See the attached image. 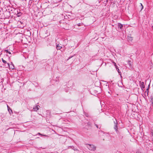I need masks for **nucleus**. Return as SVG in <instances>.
<instances>
[{
    "label": "nucleus",
    "mask_w": 153,
    "mask_h": 153,
    "mask_svg": "<svg viewBox=\"0 0 153 153\" xmlns=\"http://www.w3.org/2000/svg\"><path fill=\"white\" fill-rule=\"evenodd\" d=\"M118 124L114 125V129H115L117 134L119 136V137L121 139L123 138V134H121L120 131L118 130Z\"/></svg>",
    "instance_id": "nucleus-1"
},
{
    "label": "nucleus",
    "mask_w": 153,
    "mask_h": 153,
    "mask_svg": "<svg viewBox=\"0 0 153 153\" xmlns=\"http://www.w3.org/2000/svg\"><path fill=\"white\" fill-rule=\"evenodd\" d=\"M13 10H14L13 13L15 14L16 15L17 17H20L22 14V13L21 12V11L19 9L13 8Z\"/></svg>",
    "instance_id": "nucleus-2"
},
{
    "label": "nucleus",
    "mask_w": 153,
    "mask_h": 153,
    "mask_svg": "<svg viewBox=\"0 0 153 153\" xmlns=\"http://www.w3.org/2000/svg\"><path fill=\"white\" fill-rule=\"evenodd\" d=\"M87 147L91 151H94L96 149V147L93 144H87Z\"/></svg>",
    "instance_id": "nucleus-3"
},
{
    "label": "nucleus",
    "mask_w": 153,
    "mask_h": 153,
    "mask_svg": "<svg viewBox=\"0 0 153 153\" xmlns=\"http://www.w3.org/2000/svg\"><path fill=\"white\" fill-rule=\"evenodd\" d=\"M2 61L4 63L3 65L6 68H8L9 67V63H7L6 61L4 60L3 58L1 59Z\"/></svg>",
    "instance_id": "nucleus-4"
},
{
    "label": "nucleus",
    "mask_w": 153,
    "mask_h": 153,
    "mask_svg": "<svg viewBox=\"0 0 153 153\" xmlns=\"http://www.w3.org/2000/svg\"><path fill=\"white\" fill-rule=\"evenodd\" d=\"M56 48L57 50H60L62 48V46H61L62 45L61 44H57L56 43Z\"/></svg>",
    "instance_id": "nucleus-5"
},
{
    "label": "nucleus",
    "mask_w": 153,
    "mask_h": 153,
    "mask_svg": "<svg viewBox=\"0 0 153 153\" xmlns=\"http://www.w3.org/2000/svg\"><path fill=\"white\" fill-rule=\"evenodd\" d=\"M9 67L8 68H9L10 69H14V66L12 62H11V64L10 65L9 64Z\"/></svg>",
    "instance_id": "nucleus-6"
},
{
    "label": "nucleus",
    "mask_w": 153,
    "mask_h": 153,
    "mask_svg": "<svg viewBox=\"0 0 153 153\" xmlns=\"http://www.w3.org/2000/svg\"><path fill=\"white\" fill-rule=\"evenodd\" d=\"M39 105H36L33 108V110L34 111H37L39 109Z\"/></svg>",
    "instance_id": "nucleus-7"
},
{
    "label": "nucleus",
    "mask_w": 153,
    "mask_h": 153,
    "mask_svg": "<svg viewBox=\"0 0 153 153\" xmlns=\"http://www.w3.org/2000/svg\"><path fill=\"white\" fill-rule=\"evenodd\" d=\"M127 39L128 41L131 42L133 40V38L130 36H128L127 37Z\"/></svg>",
    "instance_id": "nucleus-8"
},
{
    "label": "nucleus",
    "mask_w": 153,
    "mask_h": 153,
    "mask_svg": "<svg viewBox=\"0 0 153 153\" xmlns=\"http://www.w3.org/2000/svg\"><path fill=\"white\" fill-rule=\"evenodd\" d=\"M118 27H119L120 29H122L123 27V25L120 23H118Z\"/></svg>",
    "instance_id": "nucleus-9"
},
{
    "label": "nucleus",
    "mask_w": 153,
    "mask_h": 153,
    "mask_svg": "<svg viewBox=\"0 0 153 153\" xmlns=\"http://www.w3.org/2000/svg\"><path fill=\"white\" fill-rule=\"evenodd\" d=\"M45 35H44V37H46L48 36H49L50 34L49 33H48L47 32H45Z\"/></svg>",
    "instance_id": "nucleus-10"
},
{
    "label": "nucleus",
    "mask_w": 153,
    "mask_h": 153,
    "mask_svg": "<svg viewBox=\"0 0 153 153\" xmlns=\"http://www.w3.org/2000/svg\"><path fill=\"white\" fill-rule=\"evenodd\" d=\"M132 62L131 61H128V64L129 65L130 67L131 68L132 67Z\"/></svg>",
    "instance_id": "nucleus-11"
},
{
    "label": "nucleus",
    "mask_w": 153,
    "mask_h": 153,
    "mask_svg": "<svg viewBox=\"0 0 153 153\" xmlns=\"http://www.w3.org/2000/svg\"><path fill=\"white\" fill-rule=\"evenodd\" d=\"M140 87L142 89L143 88H145V86L144 85V83L143 82H142L140 84Z\"/></svg>",
    "instance_id": "nucleus-12"
},
{
    "label": "nucleus",
    "mask_w": 153,
    "mask_h": 153,
    "mask_svg": "<svg viewBox=\"0 0 153 153\" xmlns=\"http://www.w3.org/2000/svg\"><path fill=\"white\" fill-rule=\"evenodd\" d=\"M8 111L10 114L13 113L12 110L10 108V109H9V110H8Z\"/></svg>",
    "instance_id": "nucleus-13"
},
{
    "label": "nucleus",
    "mask_w": 153,
    "mask_h": 153,
    "mask_svg": "<svg viewBox=\"0 0 153 153\" xmlns=\"http://www.w3.org/2000/svg\"><path fill=\"white\" fill-rule=\"evenodd\" d=\"M4 52H5L9 54H11V52L10 51H9L8 50H4Z\"/></svg>",
    "instance_id": "nucleus-14"
},
{
    "label": "nucleus",
    "mask_w": 153,
    "mask_h": 153,
    "mask_svg": "<svg viewBox=\"0 0 153 153\" xmlns=\"http://www.w3.org/2000/svg\"><path fill=\"white\" fill-rule=\"evenodd\" d=\"M117 70L118 71L119 74L121 76V72L120 71V70L119 69V68H117Z\"/></svg>",
    "instance_id": "nucleus-15"
},
{
    "label": "nucleus",
    "mask_w": 153,
    "mask_h": 153,
    "mask_svg": "<svg viewBox=\"0 0 153 153\" xmlns=\"http://www.w3.org/2000/svg\"><path fill=\"white\" fill-rule=\"evenodd\" d=\"M38 134H39V135H42V136H45L46 137H48V136L47 135H43L42 134H41L40 133H38Z\"/></svg>",
    "instance_id": "nucleus-16"
},
{
    "label": "nucleus",
    "mask_w": 153,
    "mask_h": 153,
    "mask_svg": "<svg viewBox=\"0 0 153 153\" xmlns=\"http://www.w3.org/2000/svg\"><path fill=\"white\" fill-rule=\"evenodd\" d=\"M115 120H116V122L115 121H114V125H116V124H118V122L117 120L116 119H115Z\"/></svg>",
    "instance_id": "nucleus-17"
},
{
    "label": "nucleus",
    "mask_w": 153,
    "mask_h": 153,
    "mask_svg": "<svg viewBox=\"0 0 153 153\" xmlns=\"http://www.w3.org/2000/svg\"><path fill=\"white\" fill-rule=\"evenodd\" d=\"M82 23H79L77 24V25L78 26H81L82 25Z\"/></svg>",
    "instance_id": "nucleus-18"
},
{
    "label": "nucleus",
    "mask_w": 153,
    "mask_h": 153,
    "mask_svg": "<svg viewBox=\"0 0 153 153\" xmlns=\"http://www.w3.org/2000/svg\"><path fill=\"white\" fill-rule=\"evenodd\" d=\"M140 4L141 6V10H142L143 8V5L142 4V3H140Z\"/></svg>",
    "instance_id": "nucleus-19"
},
{
    "label": "nucleus",
    "mask_w": 153,
    "mask_h": 153,
    "mask_svg": "<svg viewBox=\"0 0 153 153\" xmlns=\"http://www.w3.org/2000/svg\"><path fill=\"white\" fill-rule=\"evenodd\" d=\"M94 91L96 94H99L98 91L96 90H94Z\"/></svg>",
    "instance_id": "nucleus-20"
},
{
    "label": "nucleus",
    "mask_w": 153,
    "mask_h": 153,
    "mask_svg": "<svg viewBox=\"0 0 153 153\" xmlns=\"http://www.w3.org/2000/svg\"><path fill=\"white\" fill-rule=\"evenodd\" d=\"M148 89H149V88H147L146 89V91H147V95H148V92H149Z\"/></svg>",
    "instance_id": "nucleus-21"
},
{
    "label": "nucleus",
    "mask_w": 153,
    "mask_h": 153,
    "mask_svg": "<svg viewBox=\"0 0 153 153\" xmlns=\"http://www.w3.org/2000/svg\"><path fill=\"white\" fill-rule=\"evenodd\" d=\"M7 106L8 110H9V109H10V107L7 105Z\"/></svg>",
    "instance_id": "nucleus-22"
},
{
    "label": "nucleus",
    "mask_w": 153,
    "mask_h": 153,
    "mask_svg": "<svg viewBox=\"0 0 153 153\" xmlns=\"http://www.w3.org/2000/svg\"><path fill=\"white\" fill-rule=\"evenodd\" d=\"M73 57V56H70L68 58V59H70L72 57Z\"/></svg>",
    "instance_id": "nucleus-23"
},
{
    "label": "nucleus",
    "mask_w": 153,
    "mask_h": 153,
    "mask_svg": "<svg viewBox=\"0 0 153 153\" xmlns=\"http://www.w3.org/2000/svg\"><path fill=\"white\" fill-rule=\"evenodd\" d=\"M95 125L96 126V127H97V128H98V126L97 124H95Z\"/></svg>",
    "instance_id": "nucleus-24"
},
{
    "label": "nucleus",
    "mask_w": 153,
    "mask_h": 153,
    "mask_svg": "<svg viewBox=\"0 0 153 153\" xmlns=\"http://www.w3.org/2000/svg\"><path fill=\"white\" fill-rule=\"evenodd\" d=\"M85 115L86 117H88V114H85Z\"/></svg>",
    "instance_id": "nucleus-25"
},
{
    "label": "nucleus",
    "mask_w": 153,
    "mask_h": 153,
    "mask_svg": "<svg viewBox=\"0 0 153 153\" xmlns=\"http://www.w3.org/2000/svg\"><path fill=\"white\" fill-rule=\"evenodd\" d=\"M115 68H116V69H117V68H118V67L117 65H116V66H115Z\"/></svg>",
    "instance_id": "nucleus-26"
},
{
    "label": "nucleus",
    "mask_w": 153,
    "mask_h": 153,
    "mask_svg": "<svg viewBox=\"0 0 153 153\" xmlns=\"http://www.w3.org/2000/svg\"><path fill=\"white\" fill-rule=\"evenodd\" d=\"M117 65L116 63H114V66H116Z\"/></svg>",
    "instance_id": "nucleus-27"
},
{
    "label": "nucleus",
    "mask_w": 153,
    "mask_h": 153,
    "mask_svg": "<svg viewBox=\"0 0 153 153\" xmlns=\"http://www.w3.org/2000/svg\"><path fill=\"white\" fill-rule=\"evenodd\" d=\"M51 61H53V60L52 59H51Z\"/></svg>",
    "instance_id": "nucleus-28"
},
{
    "label": "nucleus",
    "mask_w": 153,
    "mask_h": 153,
    "mask_svg": "<svg viewBox=\"0 0 153 153\" xmlns=\"http://www.w3.org/2000/svg\"><path fill=\"white\" fill-rule=\"evenodd\" d=\"M152 29L153 30V26H152Z\"/></svg>",
    "instance_id": "nucleus-29"
},
{
    "label": "nucleus",
    "mask_w": 153,
    "mask_h": 153,
    "mask_svg": "<svg viewBox=\"0 0 153 153\" xmlns=\"http://www.w3.org/2000/svg\"><path fill=\"white\" fill-rule=\"evenodd\" d=\"M71 147H73L74 148V146H71Z\"/></svg>",
    "instance_id": "nucleus-30"
},
{
    "label": "nucleus",
    "mask_w": 153,
    "mask_h": 153,
    "mask_svg": "<svg viewBox=\"0 0 153 153\" xmlns=\"http://www.w3.org/2000/svg\"><path fill=\"white\" fill-rule=\"evenodd\" d=\"M106 1H107V2L108 1V0H106Z\"/></svg>",
    "instance_id": "nucleus-31"
},
{
    "label": "nucleus",
    "mask_w": 153,
    "mask_h": 153,
    "mask_svg": "<svg viewBox=\"0 0 153 153\" xmlns=\"http://www.w3.org/2000/svg\"><path fill=\"white\" fill-rule=\"evenodd\" d=\"M152 107H153V104L152 105Z\"/></svg>",
    "instance_id": "nucleus-32"
},
{
    "label": "nucleus",
    "mask_w": 153,
    "mask_h": 153,
    "mask_svg": "<svg viewBox=\"0 0 153 153\" xmlns=\"http://www.w3.org/2000/svg\"><path fill=\"white\" fill-rule=\"evenodd\" d=\"M152 107H153V104L152 105Z\"/></svg>",
    "instance_id": "nucleus-33"
}]
</instances>
